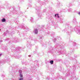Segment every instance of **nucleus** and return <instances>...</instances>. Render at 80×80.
Wrapping results in <instances>:
<instances>
[{
	"instance_id": "1",
	"label": "nucleus",
	"mask_w": 80,
	"mask_h": 80,
	"mask_svg": "<svg viewBox=\"0 0 80 80\" xmlns=\"http://www.w3.org/2000/svg\"><path fill=\"white\" fill-rule=\"evenodd\" d=\"M20 77H21L22 78H19V80H23V78H22V77H23V76L22 75V74H20Z\"/></svg>"
},
{
	"instance_id": "2",
	"label": "nucleus",
	"mask_w": 80,
	"mask_h": 80,
	"mask_svg": "<svg viewBox=\"0 0 80 80\" xmlns=\"http://www.w3.org/2000/svg\"><path fill=\"white\" fill-rule=\"evenodd\" d=\"M34 32L36 34H37V33H38V30H37V29H35L34 30Z\"/></svg>"
},
{
	"instance_id": "3",
	"label": "nucleus",
	"mask_w": 80,
	"mask_h": 80,
	"mask_svg": "<svg viewBox=\"0 0 80 80\" xmlns=\"http://www.w3.org/2000/svg\"><path fill=\"white\" fill-rule=\"evenodd\" d=\"M2 22H6V20H5V18H3L2 19Z\"/></svg>"
},
{
	"instance_id": "4",
	"label": "nucleus",
	"mask_w": 80,
	"mask_h": 80,
	"mask_svg": "<svg viewBox=\"0 0 80 80\" xmlns=\"http://www.w3.org/2000/svg\"><path fill=\"white\" fill-rule=\"evenodd\" d=\"M50 63L51 64H53V61L51 60L50 61Z\"/></svg>"
},
{
	"instance_id": "5",
	"label": "nucleus",
	"mask_w": 80,
	"mask_h": 80,
	"mask_svg": "<svg viewBox=\"0 0 80 80\" xmlns=\"http://www.w3.org/2000/svg\"><path fill=\"white\" fill-rule=\"evenodd\" d=\"M57 16L58 17V18H59V16H58V14H55V17H57Z\"/></svg>"
},
{
	"instance_id": "6",
	"label": "nucleus",
	"mask_w": 80,
	"mask_h": 80,
	"mask_svg": "<svg viewBox=\"0 0 80 80\" xmlns=\"http://www.w3.org/2000/svg\"><path fill=\"white\" fill-rule=\"evenodd\" d=\"M19 71L20 72V74H21L22 73V70H19Z\"/></svg>"
},
{
	"instance_id": "7",
	"label": "nucleus",
	"mask_w": 80,
	"mask_h": 80,
	"mask_svg": "<svg viewBox=\"0 0 80 80\" xmlns=\"http://www.w3.org/2000/svg\"><path fill=\"white\" fill-rule=\"evenodd\" d=\"M78 14H79V15H80V12H78Z\"/></svg>"
},
{
	"instance_id": "8",
	"label": "nucleus",
	"mask_w": 80,
	"mask_h": 80,
	"mask_svg": "<svg viewBox=\"0 0 80 80\" xmlns=\"http://www.w3.org/2000/svg\"><path fill=\"white\" fill-rule=\"evenodd\" d=\"M1 55H2V54H0V56H1Z\"/></svg>"
},
{
	"instance_id": "9",
	"label": "nucleus",
	"mask_w": 80,
	"mask_h": 80,
	"mask_svg": "<svg viewBox=\"0 0 80 80\" xmlns=\"http://www.w3.org/2000/svg\"><path fill=\"white\" fill-rule=\"evenodd\" d=\"M0 30H1V29H0Z\"/></svg>"
}]
</instances>
